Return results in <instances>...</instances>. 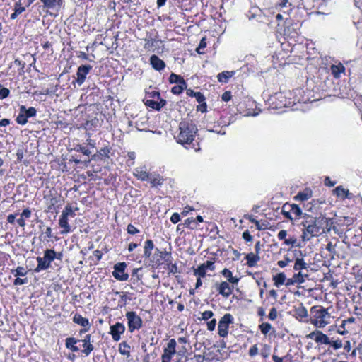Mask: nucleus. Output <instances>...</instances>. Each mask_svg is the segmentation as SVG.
<instances>
[{
    "label": "nucleus",
    "mask_w": 362,
    "mask_h": 362,
    "mask_svg": "<svg viewBox=\"0 0 362 362\" xmlns=\"http://www.w3.org/2000/svg\"><path fill=\"white\" fill-rule=\"evenodd\" d=\"M303 218V221L300 223L303 227L301 235L303 240H309L312 237H317L322 233L321 223H319L317 217L304 214Z\"/></svg>",
    "instance_id": "obj_1"
},
{
    "label": "nucleus",
    "mask_w": 362,
    "mask_h": 362,
    "mask_svg": "<svg viewBox=\"0 0 362 362\" xmlns=\"http://www.w3.org/2000/svg\"><path fill=\"white\" fill-rule=\"evenodd\" d=\"M177 141L181 144L192 143L197 131L196 125L193 122L182 121L180 123Z\"/></svg>",
    "instance_id": "obj_2"
},
{
    "label": "nucleus",
    "mask_w": 362,
    "mask_h": 362,
    "mask_svg": "<svg viewBox=\"0 0 362 362\" xmlns=\"http://www.w3.org/2000/svg\"><path fill=\"white\" fill-rule=\"evenodd\" d=\"M311 313L313 314L311 323L317 328H323L330 323L331 315L327 310L323 307L317 308L313 307Z\"/></svg>",
    "instance_id": "obj_3"
},
{
    "label": "nucleus",
    "mask_w": 362,
    "mask_h": 362,
    "mask_svg": "<svg viewBox=\"0 0 362 362\" xmlns=\"http://www.w3.org/2000/svg\"><path fill=\"white\" fill-rule=\"evenodd\" d=\"M57 257L56 252L52 249H47L45 251L42 257H37V266L35 269L36 272H40L43 270L47 269L50 267V264Z\"/></svg>",
    "instance_id": "obj_4"
},
{
    "label": "nucleus",
    "mask_w": 362,
    "mask_h": 362,
    "mask_svg": "<svg viewBox=\"0 0 362 362\" xmlns=\"http://www.w3.org/2000/svg\"><path fill=\"white\" fill-rule=\"evenodd\" d=\"M282 214L289 220H297L303 215L300 208L295 204L286 203L281 208Z\"/></svg>",
    "instance_id": "obj_5"
},
{
    "label": "nucleus",
    "mask_w": 362,
    "mask_h": 362,
    "mask_svg": "<svg viewBox=\"0 0 362 362\" xmlns=\"http://www.w3.org/2000/svg\"><path fill=\"white\" fill-rule=\"evenodd\" d=\"M125 316L128 320V329L130 332L139 329L142 327V320L135 312L129 311Z\"/></svg>",
    "instance_id": "obj_6"
},
{
    "label": "nucleus",
    "mask_w": 362,
    "mask_h": 362,
    "mask_svg": "<svg viewBox=\"0 0 362 362\" xmlns=\"http://www.w3.org/2000/svg\"><path fill=\"white\" fill-rule=\"evenodd\" d=\"M233 317L230 313L225 314L219 320L218 325V334L221 337H226L228 334L229 325L233 323Z\"/></svg>",
    "instance_id": "obj_7"
},
{
    "label": "nucleus",
    "mask_w": 362,
    "mask_h": 362,
    "mask_svg": "<svg viewBox=\"0 0 362 362\" xmlns=\"http://www.w3.org/2000/svg\"><path fill=\"white\" fill-rule=\"evenodd\" d=\"M127 264L125 262L117 263L114 266V271L112 272V276L119 281H127L129 278V275L125 272Z\"/></svg>",
    "instance_id": "obj_8"
},
{
    "label": "nucleus",
    "mask_w": 362,
    "mask_h": 362,
    "mask_svg": "<svg viewBox=\"0 0 362 362\" xmlns=\"http://www.w3.org/2000/svg\"><path fill=\"white\" fill-rule=\"evenodd\" d=\"M154 249V244L152 240H147L144 243V257L151 262L160 264V259H156V255L152 257V252Z\"/></svg>",
    "instance_id": "obj_9"
},
{
    "label": "nucleus",
    "mask_w": 362,
    "mask_h": 362,
    "mask_svg": "<svg viewBox=\"0 0 362 362\" xmlns=\"http://www.w3.org/2000/svg\"><path fill=\"white\" fill-rule=\"evenodd\" d=\"M308 339L315 341L317 343L328 345L332 343L327 335L322 333L321 331L315 330L307 335Z\"/></svg>",
    "instance_id": "obj_10"
},
{
    "label": "nucleus",
    "mask_w": 362,
    "mask_h": 362,
    "mask_svg": "<svg viewBox=\"0 0 362 362\" xmlns=\"http://www.w3.org/2000/svg\"><path fill=\"white\" fill-rule=\"evenodd\" d=\"M176 341L171 339L164 349L163 354L162 355V362H170L172 356L175 353Z\"/></svg>",
    "instance_id": "obj_11"
},
{
    "label": "nucleus",
    "mask_w": 362,
    "mask_h": 362,
    "mask_svg": "<svg viewBox=\"0 0 362 362\" xmlns=\"http://www.w3.org/2000/svg\"><path fill=\"white\" fill-rule=\"evenodd\" d=\"M91 69L92 66L90 65H81L78 67L76 83L78 86H81L84 83L87 74H88Z\"/></svg>",
    "instance_id": "obj_12"
},
{
    "label": "nucleus",
    "mask_w": 362,
    "mask_h": 362,
    "mask_svg": "<svg viewBox=\"0 0 362 362\" xmlns=\"http://www.w3.org/2000/svg\"><path fill=\"white\" fill-rule=\"evenodd\" d=\"M216 290L220 295L224 298H228L233 290V286H230L227 281H222L220 284H216Z\"/></svg>",
    "instance_id": "obj_13"
},
{
    "label": "nucleus",
    "mask_w": 362,
    "mask_h": 362,
    "mask_svg": "<svg viewBox=\"0 0 362 362\" xmlns=\"http://www.w3.org/2000/svg\"><path fill=\"white\" fill-rule=\"evenodd\" d=\"M125 331L124 325L121 322H117L116 324L110 326V334L114 341H118L121 339V334Z\"/></svg>",
    "instance_id": "obj_14"
},
{
    "label": "nucleus",
    "mask_w": 362,
    "mask_h": 362,
    "mask_svg": "<svg viewBox=\"0 0 362 362\" xmlns=\"http://www.w3.org/2000/svg\"><path fill=\"white\" fill-rule=\"evenodd\" d=\"M215 269L214 264L211 261H207L206 263L200 264L197 269H194V274L199 277H204L206 270L214 271Z\"/></svg>",
    "instance_id": "obj_15"
},
{
    "label": "nucleus",
    "mask_w": 362,
    "mask_h": 362,
    "mask_svg": "<svg viewBox=\"0 0 362 362\" xmlns=\"http://www.w3.org/2000/svg\"><path fill=\"white\" fill-rule=\"evenodd\" d=\"M91 335L87 334L85 336L84 339L80 340L83 343V349L81 351L83 354H84L86 356H88L94 349L93 345L91 341Z\"/></svg>",
    "instance_id": "obj_16"
},
{
    "label": "nucleus",
    "mask_w": 362,
    "mask_h": 362,
    "mask_svg": "<svg viewBox=\"0 0 362 362\" xmlns=\"http://www.w3.org/2000/svg\"><path fill=\"white\" fill-rule=\"evenodd\" d=\"M317 218H318L319 223H321L320 229H321L322 233H325L326 231L327 232L330 231V230L332 227V225H333V221H332V219L327 218L325 216H319Z\"/></svg>",
    "instance_id": "obj_17"
},
{
    "label": "nucleus",
    "mask_w": 362,
    "mask_h": 362,
    "mask_svg": "<svg viewBox=\"0 0 362 362\" xmlns=\"http://www.w3.org/2000/svg\"><path fill=\"white\" fill-rule=\"evenodd\" d=\"M334 194L341 199H351L353 194L342 186H338L334 189Z\"/></svg>",
    "instance_id": "obj_18"
},
{
    "label": "nucleus",
    "mask_w": 362,
    "mask_h": 362,
    "mask_svg": "<svg viewBox=\"0 0 362 362\" xmlns=\"http://www.w3.org/2000/svg\"><path fill=\"white\" fill-rule=\"evenodd\" d=\"M134 175L141 181H146L149 178V173L147 172V169L145 166L138 167L134 169Z\"/></svg>",
    "instance_id": "obj_19"
},
{
    "label": "nucleus",
    "mask_w": 362,
    "mask_h": 362,
    "mask_svg": "<svg viewBox=\"0 0 362 362\" xmlns=\"http://www.w3.org/2000/svg\"><path fill=\"white\" fill-rule=\"evenodd\" d=\"M150 63L152 67L157 71H161L165 67L164 61L155 54L150 57Z\"/></svg>",
    "instance_id": "obj_20"
},
{
    "label": "nucleus",
    "mask_w": 362,
    "mask_h": 362,
    "mask_svg": "<svg viewBox=\"0 0 362 362\" xmlns=\"http://www.w3.org/2000/svg\"><path fill=\"white\" fill-rule=\"evenodd\" d=\"M148 180L153 187H157L163 185L164 179L159 174L156 173H149Z\"/></svg>",
    "instance_id": "obj_21"
},
{
    "label": "nucleus",
    "mask_w": 362,
    "mask_h": 362,
    "mask_svg": "<svg viewBox=\"0 0 362 362\" xmlns=\"http://www.w3.org/2000/svg\"><path fill=\"white\" fill-rule=\"evenodd\" d=\"M292 4L288 2V0H280L279 3L275 5V9L284 13H288L291 11Z\"/></svg>",
    "instance_id": "obj_22"
},
{
    "label": "nucleus",
    "mask_w": 362,
    "mask_h": 362,
    "mask_svg": "<svg viewBox=\"0 0 362 362\" xmlns=\"http://www.w3.org/2000/svg\"><path fill=\"white\" fill-rule=\"evenodd\" d=\"M43 4V6L48 9H55L62 4L63 0H40Z\"/></svg>",
    "instance_id": "obj_23"
},
{
    "label": "nucleus",
    "mask_w": 362,
    "mask_h": 362,
    "mask_svg": "<svg viewBox=\"0 0 362 362\" xmlns=\"http://www.w3.org/2000/svg\"><path fill=\"white\" fill-rule=\"evenodd\" d=\"M81 341L80 340L76 339L74 337H69L66 339L65 341V345L66 347L71 350L73 352H77L79 351V349L78 346H76V344Z\"/></svg>",
    "instance_id": "obj_24"
},
{
    "label": "nucleus",
    "mask_w": 362,
    "mask_h": 362,
    "mask_svg": "<svg viewBox=\"0 0 362 362\" xmlns=\"http://www.w3.org/2000/svg\"><path fill=\"white\" fill-rule=\"evenodd\" d=\"M145 104L146 106L151 107L156 110H160L163 107H164L166 105V101L163 99H161L159 102L153 100H147Z\"/></svg>",
    "instance_id": "obj_25"
},
{
    "label": "nucleus",
    "mask_w": 362,
    "mask_h": 362,
    "mask_svg": "<svg viewBox=\"0 0 362 362\" xmlns=\"http://www.w3.org/2000/svg\"><path fill=\"white\" fill-rule=\"evenodd\" d=\"M59 225L63 230L61 231L62 234H66L71 231V227L68 223V218L61 215L59 221Z\"/></svg>",
    "instance_id": "obj_26"
},
{
    "label": "nucleus",
    "mask_w": 362,
    "mask_h": 362,
    "mask_svg": "<svg viewBox=\"0 0 362 362\" xmlns=\"http://www.w3.org/2000/svg\"><path fill=\"white\" fill-rule=\"evenodd\" d=\"M247 264L250 267H255L257 263L260 260V257L257 254L252 252L248 253L246 255Z\"/></svg>",
    "instance_id": "obj_27"
},
{
    "label": "nucleus",
    "mask_w": 362,
    "mask_h": 362,
    "mask_svg": "<svg viewBox=\"0 0 362 362\" xmlns=\"http://www.w3.org/2000/svg\"><path fill=\"white\" fill-rule=\"evenodd\" d=\"M331 71L334 78H339L341 76V74L344 73L345 67L342 64L339 63L337 65H332L331 66Z\"/></svg>",
    "instance_id": "obj_28"
},
{
    "label": "nucleus",
    "mask_w": 362,
    "mask_h": 362,
    "mask_svg": "<svg viewBox=\"0 0 362 362\" xmlns=\"http://www.w3.org/2000/svg\"><path fill=\"white\" fill-rule=\"evenodd\" d=\"M73 321L83 327H90V323L87 318L83 317L79 314H76L73 317Z\"/></svg>",
    "instance_id": "obj_29"
},
{
    "label": "nucleus",
    "mask_w": 362,
    "mask_h": 362,
    "mask_svg": "<svg viewBox=\"0 0 362 362\" xmlns=\"http://www.w3.org/2000/svg\"><path fill=\"white\" fill-rule=\"evenodd\" d=\"M221 274L224 277L227 279L228 283L237 284L239 281V278L237 276H233L232 272L228 269H223L221 272Z\"/></svg>",
    "instance_id": "obj_30"
},
{
    "label": "nucleus",
    "mask_w": 362,
    "mask_h": 362,
    "mask_svg": "<svg viewBox=\"0 0 362 362\" xmlns=\"http://www.w3.org/2000/svg\"><path fill=\"white\" fill-rule=\"evenodd\" d=\"M155 255L158 256L160 258H158L160 259V262L161 260H164L165 262H170V258H171V254L170 252H168L167 251H161L159 249L156 248L155 250Z\"/></svg>",
    "instance_id": "obj_31"
},
{
    "label": "nucleus",
    "mask_w": 362,
    "mask_h": 362,
    "mask_svg": "<svg viewBox=\"0 0 362 362\" xmlns=\"http://www.w3.org/2000/svg\"><path fill=\"white\" fill-rule=\"evenodd\" d=\"M312 197V191L309 189H305L303 192H300L295 196L296 200L306 201Z\"/></svg>",
    "instance_id": "obj_32"
},
{
    "label": "nucleus",
    "mask_w": 362,
    "mask_h": 362,
    "mask_svg": "<svg viewBox=\"0 0 362 362\" xmlns=\"http://www.w3.org/2000/svg\"><path fill=\"white\" fill-rule=\"evenodd\" d=\"M308 268V264L306 263L303 258H296L293 269L296 271H301Z\"/></svg>",
    "instance_id": "obj_33"
},
{
    "label": "nucleus",
    "mask_w": 362,
    "mask_h": 362,
    "mask_svg": "<svg viewBox=\"0 0 362 362\" xmlns=\"http://www.w3.org/2000/svg\"><path fill=\"white\" fill-rule=\"evenodd\" d=\"M235 72L233 71H223L218 74L217 78L219 82L227 83L228 79L231 78Z\"/></svg>",
    "instance_id": "obj_34"
},
{
    "label": "nucleus",
    "mask_w": 362,
    "mask_h": 362,
    "mask_svg": "<svg viewBox=\"0 0 362 362\" xmlns=\"http://www.w3.org/2000/svg\"><path fill=\"white\" fill-rule=\"evenodd\" d=\"M295 315L297 319L301 320L308 316V311L305 307L300 306L296 309Z\"/></svg>",
    "instance_id": "obj_35"
},
{
    "label": "nucleus",
    "mask_w": 362,
    "mask_h": 362,
    "mask_svg": "<svg viewBox=\"0 0 362 362\" xmlns=\"http://www.w3.org/2000/svg\"><path fill=\"white\" fill-rule=\"evenodd\" d=\"M286 275L282 272L274 276L273 281L274 282V285L277 287L283 285L286 281Z\"/></svg>",
    "instance_id": "obj_36"
},
{
    "label": "nucleus",
    "mask_w": 362,
    "mask_h": 362,
    "mask_svg": "<svg viewBox=\"0 0 362 362\" xmlns=\"http://www.w3.org/2000/svg\"><path fill=\"white\" fill-rule=\"evenodd\" d=\"M20 111H21V112H25L27 118L35 117L36 115V112H37L35 107H30L28 109H26L25 106H24V105H21L20 107Z\"/></svg>",
    "instance_id": "obj_37"
},
{
    "label": "nucleus",
    "mask_w": 362,
    "mask_h": 362,
    "mask_svg": "<svg viewBox=\"0 0 362 362\" xmlns=\"http://www.w3.org/2000/svg\"><path fill=\"white\" fill-rule=\"evenodd\" d=\"M293 276L294 278V281H296L297 284H300L305 282V278L308 277V274L299 271L298 273L295 274Z\"/></svg>",
    "instance_id": "obj_38"
},
{
    "label": "nucleus",
    "mask_w": 362,
    "mask_h": 362,
    "mask_svg": "<svg viewBox=\"0 0 362 362\" xmlns=\"http://www.w3.org/2000/svg\"><path fill=\"white\" fill-rule=\"evenodd\" d=\"M169 81L170 83L185 85V81L183 78L173 73L170 74Z\"/></svg>",
    "instance_id": "obj_39"
},
{
    "label": "nucleus",
    "mask_w": 362,
    "mask_h": 362,
    "mask_svg": "<svg viewBox=\"0 0 362 362\" xmlns=\"http://www.w3.org/2000/svg\"><path fill=\"white\" fill-rule=\"evenodd\" d=\"M129 349L130 346L125 341H123L119 345V351L122 355L129 356Z\"/></svg>",
    "instance_id": "obj_40"
},
{
    "label": "nucleus",
    "mask_w": 362,
    "mask_h": 362,
    "mask_svg": "<svg viewBox=\"0 0 362 362\" xmlns=\"http://www.w3.org/2000/svg\"><path fill=\"white\" fill-rule=\"evenodd\" d=\"M62 215L67 218L69 216L74 218L76 214L72 207L70 205H66L62 211Z\"/></svg>",
    "instance_id": "obj_41"
},
{
    "label": "nucleus",
    "mask_w": 362,
    "mask_h": 362,
    "mask_svg": "<svg viewBox=\"0 0 362 362\" xmlns=\"http://www.w3.org/2000/svg\"><path fill=\"white\" fill-rule=\"evenodd\" d=\"M259 328L263 334L267 335L271 330L272 325L268 322H264L259 325Z\"/></svg>",
    "instance_id": "obj_42"
},
{
    "label": "nucleus",
    "mask_w": 362,
    "mask_h": 362,
    "mask_svg": "<svg viewBox=\"0 0 362 362\" xmlns=\"http://www.w3.org/2000/svg\"><path fill=\"white\" fill-rule=\"evenodd\" d=\"M16 120L18 124H22V125H24L28 122V118H27L25 112H21V111H20Z\"/></svg>",
    "instance_id": "obj_43"
},
{
    "label": "nucleus",
    "mask_w": 362,
    "mask_h": 362,
    "mask_svg": "<svg viewBox=\"0 0 362 362\" xmlns=\"http://www.w3.org/2000/svg\"><path fill=\"white\" fill-rule=\"evenodd\" d=\"M187 85H182V84H177V86H175L172 88L171 92L173 94H180L182 92V90L186 88Z\"/></svg>",
    "instance_id": "obj_44"
},
{
    "label": "nucleus",
    "mask_w": 362,
    "mask_h": 362,
    "mask_svg": "<svg viewBox=\"0 0 362 362\" xmlns=\"http://www.w3.org/2000/svg\"><path fill=\"white\" fill-rule=\"evenodd\" d=\"M15 276H24L26 274V271L22 267H18L15 270L12 271Z\"/></svg>",
    "instance_id": "obj_45"
},
{
    "label": "nucleus",
    "mask_w": 362,
    "mask_h": 362,
    "mask_svg": "<svg viewBox=\"0 0 362 362\" xmlns=\"http://www.w3.org/2000/svg\"><path fill=\"white\" fill-rule=\"evenodd\" d=\"M214 316V313L211 310H206L202 313V317H198L199 320H208Z\"/></svg>",
    "instance_id": "obj_46"
},
{
    "label": "nucleus",
    "mask_w": 362,
    "mask_h": 362,
    "mask_svg": "<svg viewBox=\"0 0 362 362\" xmlns=\"http://www.w3.org/2000/svg\"><path fill=\"white\" fill-rule=\"evenodd\" d=\"M206 47V38L205 37H203L200 42H199V46L197 47V48L196 49V51L197 52V53L199 54H204V52L202 51V49H204L205 47Z\"/></svg>",
    "instance_id": "obj_47"
},
{
    "label": "nucleus",
    "mask_w": 362,
    "mask_h": 362,
    "mask_svg": "<svg viewBox=\"0 0 362 362\" xmlns=\"http://www.w3.org/2000/svg\"><path fill=\"white\" fill-rule=\"evenodd\" d=\"M10 90L0 85V99H4L9 95Z\"/></svg>",
    "instance_id": "obj_48"
},
{
    "label": "nucleus",
    "mask_w": 362,
    "mask_h": 362,
    "mask_svg": "<svg viewBox=\"0 0 362 362\" xmlns=\"http://www.w3.org/2000/svg\"><path fill=\"white\" fill-rule=\"evenodd\" d=\"M127 231L129 234L131 235H135L138 233H139V230L136 228L132 224H129L127 228Z\"/></svg>",
    "instance_id": "obj_49"
},
{
    "label": "nucleus",
    "mask_w": 362,
    "mask_h": 362,
    "mask_svg": "<svg viewBox=\"0 0 362 362\" xmlns=\"http://www.w3.org/2000/svg\"><path fill=\"white\" fill-rule=\"evenodd\" d=\"M259 353V349L257 344L253 345L249 350V355L251 357H254Z\"/></svg>",
    "instance_id": "obj_50"
},
{
    "label": "nucleus",
    "mask_w": 362,
    "mask_h": 362,
    "mask_svg": "<svg viewBox=\"0 0 362 362\" xmlns=\"http://www.w3.org/2000/svg\"><path fill=\"white\" fill-rule=\"evenodd\" d=\"M76 151L78 152H81L83 154L86 155V156H89L90 154V151L88 149H87L86 147H84L81 145L77 146Z\"/></svg>",
    "instance_id": "obj_51"
},
{
    "label": "nucleus",
    "mask_w": 362,
    "mask_h": 362,
    "mask_svg": "<svg viewBox=\"0 0 362 362\" xmlns=\"http://www.w3.org/2000/svg\"><path fill=\"white\" fill-rule=\"evenodd\" d=\"M329 345H332L334 349L337 350L343 346L342 342L341 340L332 341V343Z\"/></svg>",
    "instance_id": "obj_52"
},
{
    "label": "nucleus",
    "mask_w": 362,
    "mask_h": 362,
    "mask_svg": "<svg viewBox=\"0 0 362 362\" xmlns=\"http://www.w3.org/2000/svg\"><path fill=\"white\" fill-rule=\"evenodd\" d=\"M269 319L270 320H274L277 317V311L275 308H272L269 313Z\"/></svg>",
    "instance_id": "obj_53"
},
{
    "label": "nucleus",
    "mask_w": 362,
    "mask_h": 362,
    "mask_svg": "<svg viewBox=\"0 0 362 362\" xmlns=\"http://www.w3.org/2000/svg\"><path fill=\"white\" fill-rule=\"evenodd\" d=\"M194 98L199 103H202L205 100V97L200 92L194 93Z\"/></svg>",
    "instance_id": "obj_54"
},
{
    "label": "nucleus",
    "mask_w": 362,
    "mask_h": 362,
    "mask_svg": "<svg viewBox=\"0 0 362 362\" xmlns=\"http://www.w3.org/2000/svg\"><path fill=\"white\" fill-rule=\"evenodd\" d=\"M291 262V259H290L288 257H285V259L284 260H279L278 262H277V264L280 267H285L286 266L288 265V263H290Z\"/></svg>",
    "instance_id": "obj_55"
},
{
    "label": "nucleus",
    "mask_w": 362,
    "mask_h": 362,
    "mask_svg": "<svg viewBox=\"0 0 362 362\" xmlns=\"http://www.w3.org/2000/svg\"><path fill=\"white\" fill-rule=\"evenodd\" d=\"M170 221L173 223H177L180 221V216L178 213H173L170 217Z\"/></svg>",
    "instance_id": "obj_56"
},
{
    "label": "nucleus",
    "mask_w": 362,
    "mask_h": 362,
    "mask_svg": "<svg viewBox=\"0 0 362 362\" xmlns=\"http://www.w3.org/2000/svg\"><path fill=\"white\" fill-rule=\"evenodd\" d=\"M216 319H212L211 321H209L208 323H207V329L209 330V331H213L214 330L215 327H216Z\"/></svg>",
    "instance_id": "obj_57"
},
{
    "label": "nucleus",
    "mask_w": 362,
    "mask_h": 362,
    "mask_svg": "<svg viewBox=\"0 0 362 362\" xmlns=\"http://www.w3.org/2000/svg\"><path fill=\"white\" fill-rule=\"evenodd\" d=\"M27 282H28V279L26 278L25 279L16 278L13 281V284L16 286L23 285V284H26Z\"/></svg>",
    "instance_id": "obj_58"
},
{
    "label": "nucleus",
    "mask_w": 362,
    "mask_h": 362,
    "mask_svg": "<svg viewBox=\"0 0 362 362\" xmlns=\"http://www.w3.org/2000/svg\"><path fill=\"white\" fill-rule=\"evenodd\" d=\"M221 98L223 101L228 102L231 99V93L230 91H226L222 94Z\"/></svg>",
    "instance_id": "obj_59"
},
{
    "label": "nucleus",
    "mask_w": 362,
    "mask_h": 362,
    "mask_svg": "<svg viewBox=\"0 0 362 362\" xmlns=\"http://www.w3.org/2000/svg\"><path fill=\"white\" fill-rule=\"evenodd\" d=\"M297 240L294 238H291L288 239H285L284 244L286 245H292L294 246L296 244Z\"/></svg>",
    "instance_id": "obj_60"
},
{
    "label": "nucleus",
    "mask_w": 362,
    "mask_h": 362,
    "mask_svg": "<svg viewBox=\"0 0 362 362\" xmlns=\"http://www.w3.org/2000/svg\"><path fill=\"white\" fill-rule=\"evenodd\" d=\"M30 216H31V211L28 208L24 209L21 214V217L26 218H30Z\"/></svg>",
    "instance_id": "obj_61"
},
{
    "label": "nucleus",
    "mask_w": 362,
    "mask_h": 362,
    "mask_svg": "<svg viewBox=\"0 0 362 362\" xmlns=\"http://www.w3.org/2000/svg\"><path fill=\"white\" fill-rule=\"evenodd\" d=\"M243 238L247 242L252 241V236L250 234V233L247 230L243 232Z\"/></svg>",
    "instance_id": "obj_62"
},
{
    "label": "nucleus",
    "mask_w": 362,
    "mask_h": 362,
    "mask_svg": "<svg viewBox=\"0 0 362 362\" xmlns=\"http://www.w3.org/2000/svg\"><path fill=\"white\" fill-rule=\"evenodd\" d=\"M286 235H287V232H286V230H280V231L279 232V233H278V235H277V236H278V238H279V240H285Z\"/></svg>",
    "instance_id": "obj_63"
},
{
    "label": "nucleus",
    "mask_w": 362,
    "mask_h": 362,
    "mask_svg": "<svg viewBox=\"0 0 362 362\" xmlns=\"http://www.w3.org/2000/svg\"><path fill=\"white\" fill-rule=\"evenodd\" d=\"M109 153H110V150L107 147L101 148L99 151V153L101 156H107V157L108 156Z\"/></svg>",
    "instance_id": "obj_64"
}]
</instances>
